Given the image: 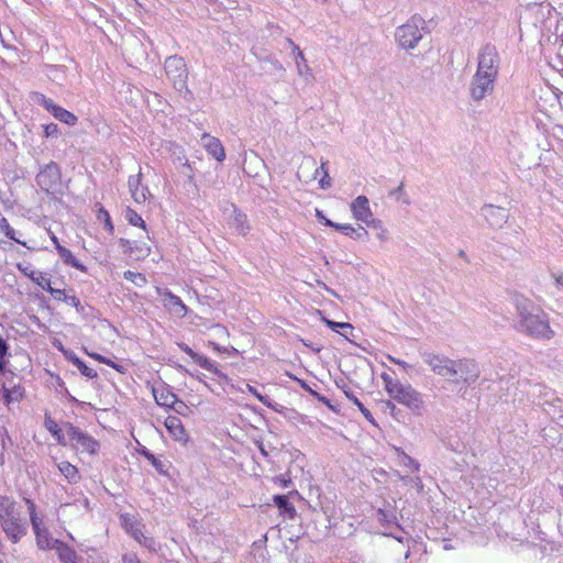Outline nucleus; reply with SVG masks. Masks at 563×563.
<instances>
[{
	"mask_svg": "<svg viewBox=\"0 0 563 563\" xmlns=\"http://www.w3.org/2000/svg\"><path fill=\"white\" fill-rule=\"evenodd\" d=\"M169 435L178 442L186 444L188 442V434L181 423V420L176 416H168L164 422Z\"/></svg>",
	"mask_w": 563,
	"mask_h": 563,
	"instance_id": "2eb2a0df",
	"label": "nucleus"
},
{
	"mask_svg": "<svg viewBox=\"0 0 563 563\" xmlns=\"http://www.w3.org/2000/svg\"><path fill=\"white\" fill-rule=\"evenodd\" d=\"M353 217L365 224L369 223L374 217L369 207V201L365 196H357L351 203Z\"/></svg>",
	"mask_w": 563,
	"mask_h": 563,
	"instance_id": "4468645a",
	"label": "nucleus"
},
{
	"mask_svg": "<svg viewBox=\"0 0 563 563\" xmlns=\"http://www.w3.org/2000/svg\"><path fill=\"white\" fill-rule=\"evenodd\" d=\"M121 526L123 529L140 544L148 550H156V542L153 538L145 537L143 533V523L130 514H122L120 516Z\"/></svg>",
	"mask_w": 563,
	"mask_h": 563,
	"instance_id": "9d476101",
	"label": "nucleus"
},
{
	"mask_svg": "<svg viewBox=\"0 0 563 563\" xmlns=\"http://www.w3.org/2000/svg\"><path fill=\"white\" fill-rule=\"evenodd\" d=\"M40 188L49 195H57L62 191L60 172L55 163L47 164L36 176Z\"/></svg>",
	"mask_w": 563,
	"mask_h": 563,
	"instance_id": "1a4fd4ad",
	"label": "nucleus"
},
{
	"mask_svg": "<svg viewBox=\"0 0 563 563\" xmlns=\"http://www.w3.org/2000/svg\"><path fill=\"white\" fill-rule=\"evenodd\" d=\"M496 78L485 76L475 71L470 82V96L474 101H481L492 95L495 88Z\"/></svg>",
	"mask_w": 563,
	"mask_h": 563,
	"instance_id": "9b49d317",
	"label": "nucleus"
},
{
	"mask_svg": "<svg viewBox=\"0 0 563 563\" xmlns=\"http://www.w3.org/2000/svg\"><path fill=\"white\" fill-rule=\"evenodd\" d=\"M9 345L4 339L0 338V374L3 373L9 357Z\"/></svg>",
	"mask_w": 563,
	"mask_h": 563,
	"instance_id": "4c0bfd02",
	"label": "nucleus"
},
{
	"mask_svg": "<svg viewBox=\"0 0 563 563\" xmlns=\"http://www.w3.org/2000/svg\"><path fill=\"white\" fill-rule=\"evenodd\" d=\"M125 219L129 221L130 224H132L134 227H140L143 229L146 228L145 221L142 219V217L131 208L126 209Z\"/></svg>",
	"mask_w": 563,
	"mask_h": 563,
	"instance_id": "e433bc0d",
	"label": "nucleus"
},
{
	"mask_svg": "<svg viewBox=\"0 0 563 563\" xmlns=\"http://www.w3.org/2000/svg\"><path fill=\"white\" fill-rule=\"evenodd\" d=\"M141 454L146 457L147 461L151 462L153 467L159 473V474H167L168 472V463L166 461H163L158 457H156L153 453H151L147 449H143Z\"/></svg>",
	"mask_w": 563,
	"mask_h": 563,
	"instance_id": "c85d7f7f",
	"label": "nucleus"
},
{
	"mask_svg": "<svg viewBox=\"0 0 563 563\" xmlns=\"http://www.w3.org/2000/svg\"><path fill=\"white\" fill-rule=\"evenodd\" d=\"M65 431L69 439L70 445L77 451L86 452L91 455L98 452L99 442L88 433L84 432L71 423L65 424Z\"/></svg>",
	"mask_w": 563,
	"mask_h": 563,
	"instance_id": "6e6552de",
	"label": "nucleus"
},
{
	"mask_svg": "<svg viewBox=\"0 0 563 563\" xmlns=\"http://www.w3.org/2000/svg\"><path fill=\"white\" fill-rule=\"evenodd\" d=\"M30 278L37 285L40 286L42 289L48 291L49 294H52V291L54 290V288L51 286V279L47 278L46 276H44L42 273H35V272H31L30 274Z\"/></svg>",
	"mask_w": 563,
	"mask_h": 563,
	"instance_id": "72a5a7b5",
	"label": "nucleus"
},
{
	"mask_svg": "<svg viewBox=\"0 0 563 563\" xmlns=\"http://www.w3.org/2000/svg\"><path fill=\"white\" fill-rule=\"evenodd\" d=\"M481 216L485 218L492 229L498 230L508 222L509 211L499 206L484 205L481 208Z\"/></svg>",
	"mask_w": 563,
	"mask_h": 563,
	"instance_id": "f8f14e48",
	"label": "nucleus"
},
{
	"mask_svg": "<svg viewBox=\"0 0 563 563\" xmlns=\"http://www.w3.org/2000/svg\"><path fill=\"white\" fill-rule=\"evenodd\" d=\"M258 449H260L261 453H262L264 456H267V455H268L267 451L265 450V448H264V445H263L262 443L258 445Z\"/></svg>",
	"mask_w": 563,
	"mask_h": 563,
	"instance_id": "69168bd1",
	"label": "nucleus"
},
{
	"mask_svg": "<svg viewBox=\"0 0 563 563\" xmlns=\"http://www.w3.org/2000/svg\"><path fill=\"white\" fill-rule=\"evenodd\" d=\"M124 278L140 288L144 287L147 283L145 275L132 271L124 272Z\"/></svg>",
	"mask_w": 563,
	"mask_h": 563,
	"instance_id": "c9c22d12",
	"label": "nucleus"
},
{
	"mask_svg": "<svg viewBox=\"0 0 563 563\" xmlns=\"http://www.w3.org/2000/svg\"><path fill=\"white\" fill-rule=\"evenodd\" d=\"M368 228L376 231V238L379 241H386L388 239V230L384 227V223L379 219H373L369 223L366 224Z\"/></svg>",
	"mask_w": 563,
	"mask_h": 563,
	"instance_id": "2f4dec72",
	"label": "nucleus"
},
{
	"mask_svg": "<svg viewBox=\"0 0 563 563\" xmlns=\"http://www.w3.org/2000/svg\"><path fill=\"white\" fill-rule=\"evenodd\" d=\"M154 399L158 406L173 407L177 402V396L166 386H154L152 388Z\"/></svg>",
	"mask_w": 563,
	"mask_h": 563,
	"instance_id": "aec40b11",
	"label": "nucleus"
},
{
	"mask_svg": "<svg viewBox=\"0 0 563 563\" xmlns=\"http://www.w3.org/2000/svg\"><path fill=\"white\" fill-rule=\"evenodd\" d=\"M286 43L292 48V54L297 65L298 75L300 77H303L306 80H309L312 77V73L307 64L303 53L290 38H286Z\"/></svg>",
	"mask_w": 563,
	"mask_h": 563,
	"instance_id": "6ab92c4d",
	"label": "nucleus"
},
{
	"mask_svg": "<svg viewBox=\"0 0 563 563\" xmlns=\"http://www.w3.org/2000/svg\"><path fill=\"white\" fill-rule=\"evenodd\" d=\"M389 195L391 197H395V199L397 201H400L401 203L406 205V206H409L411 205V200H410V197L408 196V194L406 192L405 190V185H404V181H401L399 184V186L395 189H393Z\"/></svg>",
	"mask_w": 563,
	"mask_h": 563,
	"instance_id": "f704fd0d",
	"label": "nucleus"
},
{
	"mask_svg": "<svg viewBox=\"0 0 563 563\" xmlns=\"http://www.w3.org/2000/svg\"><path fill=\"white\" fill-rule=\"evenodd\" d=\"M551 277L558 290H563V273H552Z\"/></svg>",
	"mask_w": 563,
	"mask_h": 563,
	"instance_id": "09e8293b",
	"label": "nucleus"
},
{
	"mask_svg": "<svg viewBox=\"0 0 563 563\" xmlns=\"http://www.w3.org/2000/svg\"><path fill=\"white\" fill-rule=\"evenodd\" d=\"M499 70V56L496 47L490 44L484 45L477 55L476 73L497 79Z\"/></svg>",
	"mask_w": 563,
	"mask_h": 563,
	"instance_id": "0eeeda50",
	"label": "nucleus"
},
{
	"mask_svg": "<svg viewBox=\"0 0 563 563\" xmlns=\"http://www.w3.org/2000/svg\"><path fill=\"white\" fill-rule=\"evenodd\" d=\"M57 132V125L56 124H48L45 126V134L46 136H52Z\"/></svg>",
	"mask_w": 563,
	"mask_h": 563,
	"instance_id": "5fc2aeb1",
	"label": "nucleus"
},
{
	"mask_svg": "<svg viewBox=\"0 0 563 563\" xmlns=\"http://www.w3.org/2000/svg\"><path fill=\"white\" fill-rule=\"evenodd\" d=\"M30 521L33 530H38V528H44V519L36 510L32 511L30 515Z\"/></svg>",
	"mask_w": 563,
	"mask_h": 563,
	"instance_id": "a19ab883",
	"label": "nucleus"
},
{
	"mask_svg": "<svg viewBox=\"0 0 563 563\" xmlns=\"http://www.w3.org/2000/svg\"><path fill=\"white\" fill-rule=\"evenodd\" d=\"M515 306V328L518 332L537 340H551L554 338L555 332L550 327L548 316L530 300L518 297L516 298Z\"/></svg>",
	"mask_w": 563,
	"mask_h": 563,
	"instance_id": "f03ea898",
	"label": "nucleus"
},
{
	"mask_svg": "<svg viewBox=\"0 0 563 563\" xmlns=\"http://www.w3.org/2000/svg\"><path fill=\"white\" fill-rule=\"evenodd\" d=\"M387 357H388V360H389L390 362H393L394 364H397V365L402 366L406 371H407V369H409V368L411 367V366H410L408 363H406L405 361H401V360L396 358V357L390 356V355H388Z\"/></svg>",
	"mask_w": 563,
	"mask_h": 563,
	"instance_id": "864d4df0",
	"label": "nucleus"
},
{
	"mask_svg": "<svg viewBox=\"0 0 563 563\" xmlns=\"http://www.w3.org/2000/svg\"><path fill=\"white\" fill-rule=\"evenodd\" d=\"M98 218L101 220V219H104V225L106 228L109 230V231H113V224L111 222V219H110V216L108 213V211H106L104 209H100L99 211V216Z\"/></svg>",
	"mask_w": 563,
	"mask_h": 563,
	"instance_id": "de8ad7c7",
	"label": "nucleus"
},
{
	"mask_svg": "<svg viewBox=\"0 0 563 563\" xmlns=\"http://www.w3.org/2000/svg\"><path fill=\"white\" fill-rule=\"evenodd\" d=\"M0 528L7 539L19 543L29 531L21 505L11 496L0 495Z\"/></svg>",
	"mask_w": 563,
	"mask_h": 563,
	"instance_id": "7ed1b4c3",
	"label": "nucleus"
},
{
	"mask_svg": "<svg viewBox=\"0 0 563 563\" xmlns=\"http://www.w3.org/2000/svg\"><path fill=\"white\" fill-rule=\"evenodd\" d=\"M134 249V254H136V258L140 260V258H144L146 256H148L150 252H151V249L147 244L145 243H142V244H135L133 246Z\"/></svg>",
	"mask_w": 563,
	"mask_h": 563,
	"instance_id": "37998d69",
	"label": "nucleus"
},
{
	"mask_svg": "<svg viewBox=\"0 0 563 563\" xmlns=\"http://www.w3.org/2000/svg\"><path fill=\"white\" fill-rule=\"evenodd\" d=\"M91 356L95 357L96 360L102 362V363H106L108 365L114 366L110 361H107L103 356H101L99 354H91Z\"/></svg>",
	"mask_w": 563,
	"mask_h": 563,
	"instance_id": "680f3d73",
	"label": "nucleus"
},
{
	"mask_svg": "<svg viewBox=\"0 0 563 563\" xmlns=\"http://www.w3.org/2000/svg\"><path fill=\"white\" fill-rule=\"evenodd\" d=\"M421 356L435 375L454 384L471 385L477 380L481 374L477 363L472 358L452 360L444 354L434 352H423Z\"/></svg>",
	"mask_w": 563,
	"mask_h": 563,
	"instance_id": "f257e3e1",
	"label": "nucleus"
},
{
	"mask_svg": "<svg viewBox=\"0 0 563 563\" xmlns=\"http://www.w3.org/2000/svg\"><path fill=\"white\" fill-rule=\"evenodd\" d=\"M53 115L60 122L68 125H75L77 123V117L62 107L55 109V113Z\"/></svg>",
	"mask_w": 563,
	"mask_h": 563,
	"instance_id": "7c9ffc66",
	"label": "nucleus"
},
{
	"mask_svg": "<svg viewBox=\"0 0 563 563\" xmlns=\"http://www.w3.org/2000/svg\"><path fill=\"white\" fill-rule=\"evenodd\" d=\"M57 252L65 264L70 265L81 272L87 271V267L81 264L68 249L62 245H57Z\"/></svg>",
	"mask_w": 563,
	"mask_h": 563,
	"instance_id": "393cba45",
	"label": "nucleus"
},
{
	"mask_svg": "<svg viewBox=\"0 0 563 563\" xmlns=\"http://www.w3.org/2000/svg\"><path fill=\"white\" fill-rule=\"evenodd\" d=\"M36 100L52 114H54L55 109H57L59 107V106L55 104L52 99L46 98L44 95H37Z\"/></svg>",
	"mask_w": 563,
	"mask_h": 563,
	"instance_id": "58836bf2",
	"label": "nucleus"
},
{
	"mask_svg": "<svg viewBox=\"0 0 563 563\" xmlns=\"http://www.w3.org/2000/svg\"><path fill=\"white\" fill-rule=\"evenodd\" d=\"M33 531L36 538V544L40 549H54L59 542V540L49 537V532L46 527L38 528V530Z\"/></svg>",
	"mask_w": 563,
	"mask_h": 563,
	"instance_id": "4be33fe9",
	"label": "nucleus"
},
{
	"mask_svg": "<svg viewBox=\"0 0 563 563\" xmlns=\"http://www.w3.org/2000/svg\"><path fill=\"white\" fill-rule=\"evenodd\" d=\"M0 230L10 240L15 241L16 243H19L23 246H26L25 242L20 241L19 239L15 238L14 229L9 224L8 220L2 214H0Z\"/></svg>",
	"mask_w": 563,
	"mask_h": 563,
	"instance_id": "473e14b6",
	"label": "nucleus"
},
{
	"mask_svg": "<svg viewBox=\"0 0 563 563\" xmlns=\"http://www.w3.org/2000/svg\"><path fill=\"white\" fill-rule=\"evenodd\" d=\"M57 467H58L59 472L68 481V483L76 484L80 481V475H79L78 468L75 465L70 464L69 462H67V461L60 462V463H58Z\"/></svg>",
	"mask_w": 563,
	"mask_h": 563,
	"instance_id": "b1692460",
	"label": "nucleus"
},
{
	"mask_svg": "<svg viewBox=\"0 0 563 563\" xmlns=\"http://www.w3.org/2000/svg\"><path fill=\"white\" fill-rule=\"evenodd\" d=\"M323 321L325 322V324L331 328L332 330L336 331L339 328L341 329H349V330H353V327L352 324L350 323H345V322H335V321H331V320H328V319H323Z\"/></svg>",
	"mask_w": 563,
	"mask_h": 563,
	"instance_id": "a18cd8bd",
	"label": "nucleus"
},
{
	"mask_svg": "<svg viewBox=\"0 0 563 563\" xmlns=\"http://www.w3.org/2000/svg\"><path fill=\"white\" fill-rule=\"evenodd\" d=\"M520 386H522L523 388H526L527 386H530L532 387V390H529L528 394L531 396V397H536L538 396L537 394V388L541 387L540 385L536 384V385H531L529 380H523L520 383Z\"/></svg>",
	"mask_w": 563,
	"mask_h": 563,
	"instance_id": "603ef678",
	"label": "nucleus"
},
{
	"mask_svg": "<svg viewBox=\"0 0 563 563\" xmlns=\"http://www.w3.org/2000/svg\"><path fill=\"white\" fill-rule=\"evenodd\" d=\"M18 268L25 275V276H29L30 277V274H31V269L29 266H25L23 267L22 264H18Z\"/></svg>",
	"mask_w": 563,
	"mask_h": 563,
	"instance_id": "bf43d9fd",
	"label": "nucleus"
},
{
	"mask_svg": "<svg viewBox=\"0 0 563 563\" xmlns=\"http://www.w3.org/2000/svg\"><path fill=\"white\" fill-rule=\"evenodd\" d=\"M324 225L334 228L335 230H338V227H341L340 223H334L331 220H325Z\"/></svg>",
	"mask_w": 563,
	"mask_h": 563,
	"instance_id": "0e129e2a",
	"label": "nucleus"
},
{
	"mask_svg": "<svg viewBox=\"0 0 563 563\" xmlns=\"http://www.w3.org/2000/svg\"><path fill=\"white\" fill-rule=\"evenodd\" d=\"M338 231H341L347 236H352L356 232V230L351 224H341V227H338Z\"/></svg>",
	"mask_w": 563,
	"mask_h": 563,
	"instance_id": "3c124183",
	"label": "nucleus"
},
{
	"mask_svg": "<svg viewBox=\"0 0 563 563\" xmlns=\"http://www.w3.org/2000/svg\"><path fill=\"white\" fill-rule=\"evenodd\" d=\"M246 389H247L249 393L254 395L263 405H265L266 407L273 409L274 411L282 412V410L284 409L283 406L278 405L277 402L272 401L268 397L263 396L262 394H260L257 391V389L254 388L252 385L247 384L246 385Z\"/></svg>",
	"mask_w": 563,
	"mask_h": 563,
	"instance_id": "c756f323",
	"label": "nucleus"
},
{
	"mask_svg": "<svg viewBox=\"0 0 563 563\" xmlns=\"http://www.w3.org/2000/svg\"><path fill=\"white\" fill-rule=\"evenodd\" d=\"M382 378L388 395L398 404L407 407L412 412L421 415L424 409L422 395L411 385L401 384L399 380L393 379L389 375L383 374Z\"/></svg>",
	"mask_w": 563,
	"mask_h": 563,
	"instance_id": "20e7f679",
	"label": "nucleus"
},
{
	"mask_svg": "<svg viewBox=\"0 0 563 563\" xmlns=\"http://www.w3.org/2000/svg\"><path fill=\"white\" fill-rule=\"evenodd\" d=\"M327 164H328L327 162H322L320 168H318L316 161L312 157H308L302 162L297 175L300 178L301 173L305 169H307L309 172H312V178L316 179L319 176V174L321 173L322 176L319 180L320 187L322 189H328L331 187V178L329 176Z\"/></svg>",
	"mask_w": 563,
	"mask_h": 563,
	"instance_id": "ddd939ff",
	"label": "nucleus"
},
{
	"mask_svg": "<svg viewBox=\"0 0 563 563\" xmlns=\"http://www.w3.org/2000/svg\"><path fill=\"white\" fill-rule=\"evenodd\" d=\"M201 142L208 154L214 159L222 162L225 158V151L219 139L205 133L201 137Z\"/></svg>",
	"mask_w": 563,
	"mask_h": 563,
	"instance_id": "a211bd4d",
	"label": "nucleus"
},
{
	"mask_svg": "<svg viewBox=\"0 0 563 563\" xmlns=\"http://www.w3.org/2000/svg\"><path fill=\"white\" fill-rule=\"evenodd\" d=\"M120 245H121V247L123 249V251L125 253H129L131 255L134 254L133 245H132V243L129 240L120 239Z\"/></svg>",
	"mask_w": 563,
	"mask_h": 563,
	"instance_id": "8fccbe9b",
	"label": "nucleus"
},
{
	"mask_svg": "<svg viewBox=\"0 0 563 563\" xmlns=\"http://www.w3.org/2000/svg\"><path fill=\"white\" fill-rule=\"evenodd\" d=\"M316 217L318 218L319 221H321L323 224L325 222V220H329L328 218H325V216L323 214L322 211L316 209Z\"/></svg>",
	"mask_w": 563,
	"mask_h": 563,
	"instance_id": "052dcab7",
	"label": "nucleus"
},
{
	"mask_svg": "<svg viewBox=\"0 0 563 563\" xmlns=\"http://www.w3.org/2000/svg\"><path fill=\"white\" fill-rule=\"evenodd\" d=\"M354 405L361 410L366 420H368L369 422H374V418L371 411L367 408H365L364 405L358 399H354Z\"/></svg>",
	"mask_w": 563,
	"mask_h": 563,
	"instance_id": "49530a36",
	"label": "nucleus"
},
{
	"mask_svg": "<svg viewBox=\"0 0 563 563\" xmlns=\"http://www.w3.org/2000/svg\"><path fill=\"white\" fill-rule=\"evenodd\" d=\"M229 224L242 235L246 234L250 230L246 216L241 212H238L235 209L233 210V216Z\"/></svg>",
	"mask_w": 563,
	"mask_h": 563,
	"instance_id": "bb28decb",
	"label": "nucleus"
},
{
	"mask_svg": "<svg viewBox=\"0 0 563 563\" xmlns=\"http://www.w3.org/2000/svg\"><path fill=\"white\" fill-rule=\"evenodd\" d=\"M24 501L27 506V510H29V515H31L32 511H35L36 510V506L34 504V501L30 498H24Z\"/></svg>",
	"mask_w": 563,
	"mask_h": 563,
	"instance_id": "4d7b16f0",
	"label": "nucleus"
},
{
	"mask_svg": "<svg viewBox=\"0 0 563 563\" xmlns=\"http://www.w3.org/2000/svg\"><path fill=\"white\" fill-rule=\"evenodd\" d=\"M44 427L55 438V440L59 444H62V445H66L67 444V442L65 441V435L63 434L62 429L59 428L57 422L47 413L45 415Z\"/></svg>",
	"mask_w": 563,
	"mask_h": 563,
	"instance_id": "5701e85b",
	"label": "nucleus"
},
{
	"mask_svg": "<svg viewBox=\"0 0 563 563\" xmlns=\"http://www.w3.org/2000/svg\"><path fill=\"white\" fill-rule=\"evenodd\" d=\"M386 406L393 411L396 409V406L391 401H387Z\"/></svg>",
	"mask_w": 563,
	"mask_h": 563,
	"instance_id": "338daca9",
	"label": "nucleus"
},
{
	"mask_svg": "<svg viewBox=\"0 0 563 563\" xmlns=\"http://www.w3.org/2000/svg\"><path fill=\"white\" fill-rule=\"evenodd\" d=\"M274 501L275 505L280 509L295 511V508L290 506L288 498L285 495H276L274 497Z\"/></svg>",
	"mask_w": 563,
	"mask_h": 563,
	"instance_id": "ea45409f",
	"label": "nucleus"
},
{
	"mask_svg": "<svg viewBox=\"0 0 563 563\" xmlns=\"http://www.w3.org/2000/svg\"><path fill=\"white\" fill-rule=\"evenodd\" d=\"M162 296L163 305L170 313L177 317L186 316L187 307L178 296L168 290L164 291Z\"/></svg>",
	"mask_w": 563,
	"mask_h": 563,
	"instance_id": "f3484780",
	"label": "nucleus"
},
{
	"mask_svg": "<svg viewBox=\"0 0 563 563\" xmlns=\"http://www.w3.org/2000/svg\"><path fill=\"white\" fill-rule=\"evenodd\" d=\"M400 463L406 467H410L413 472H419L420 470L419 463L404 452L401 453Z\"/></svg>",
	"mask_w": 563,
	"mask_h": 563,
	"instance_id": "79ce46f5",
	"label": "nucleus"
},
{
	"mask_svg": "<svg viewBox=\"0 0 563 563\" xmlns=\"http://www.w3.org/2000/svg\"><path fill=\"white\" fill-rule=\"evenodd\" d=\"M214 329L218 331L219 334H223V335H228L229 334L227 329L224 327L219 325V324H217L214 327Z\"/></svg>",
	"mask_w": 563,
	"mask_h": 563,
	"instance_id": "e2e57ef3",
	"label": "nucleus"
},
{
	"mask_svg": "<svg viewBox=\"0 0 563 563\" xmlns=\"http://www.w3.org/2000/svg\"><path fill=\"white\" fill-rule=\"evenodd\" d=\"M78 362V366L77 368L79 369V372L88 377V378H95L97 377V372L90 367H88L82 361H77Z\"/></svg>",
	"mask_w": 563,
	"mask_h": 563,
	"instance_id": "c03bdc74",
	"label": "nucleus"
},
{
	"mask_svg": "<svg viewBox=\"0 0 563 563\" xmlns=\"http://www.w3.org/2000/svg\"><path fill=\"white\" fill-rule=\"evenodd\" d=\"M422 18L413 15L406 24L400 25L396 30V41L404 49H412L417 46L423 36Z\"/></svg>",
	"mask_w": 563,
	"mask_h": 563,
	"instance_id": "39448f33",
	"label": "nucleus"
},
{
	"mask_svg": "<svg viewBox=\"0 0 563 563\" xmlns=\"http://www.w3.org/2000/svg\"><path fill=\"white\" fill-rule=\"evenodd\" d=\"M8 398H9L10 400L18 399L16 393H15V391H13L12 394H9V395H8Z\"/></svg>",
	"mask_w": 563,
	"mask_h": 563,
	"instance_id": "774afa93",
	"label": "nucleus"
},
{
	"mask_svg": "<svg viewBox=\"0 0 563 563\" xmlns=\"http://www.w3.org/2000/svg\"><path fill=\"white\" fill-rule=\"evenodd\" d=\"M343 393H344V395L346 396V398H347L349 400H351L353 404H354V399H358V398L353 394V391H351L350 389H345V388H343Z\"/></svg>",
	"mask_w": 563,
	"mask_h": 563,
	"instance_id": "13d9d810",
	"label": "nucleus"
},
{
	"mask_svg": "<svg viewBox=\"0 0 563 563\" xmlns=\"http://www.w3.org/2000/svg\"><path fill=\"white\" fill-rule=\"evenodd\" d=\"M66 357L74 364L76 367L78 366L77 361H81L76 354L73 352H65Z\"/></svg>",
	"mask_w": 563,
	"mask_h": 563,
	"instance_id": "6e6d98bb",
	"label": "nucleus"
},
{
	"mask_svg": "<svg viewBox=\"0 0 563 563\" xmlns=\"http://www.w3.org/2000/svg\"><path fill=\"white\" fill-rule=\"evenodd\" d=\"M54 549L57 551L58 558L63 563H77L76 552L62 541Z\"/></svg>",
	"mask_w": 563,
	"mask_h": 563,
	"instance_id": "cd10ccee",
	"label": "nucleus"
},
{
	"mask_svg": "<svg viewBox=\"0 0 563 563\" xmlns=\"http://www.w3.org/2000/svg\"><path fill=\"white\" fill-rule=\"evenodd\" d=\"M164 69L174 89L189 92L187 87L188 68L183 57L173 55L165 59Z\"/></svg>",
	"mask_w": 563,
	"mask_h": 563,
	"instance_id": "423d86ee",
	"label": "nucleus"
},
{
	"mask_svg": "<svg viewBox=\"0 0 563 563\" xmlns=\"http://www.w3.org/2000/svg\"><path fill=\"white\" fill-rule=\"evenodd\" d=\"M178 346L181 349V351L188 354L201 368L217 373V368L206 356L199 355L185 343H179Z\"/></svg>",
	"mask_w": 563,
	"mask_h": 563,
	"instance_id": "412c9836",
	"label": "nucleus"
},
{
	"mask_svg": "<svg viewBox=\"0 0 563 563\" xmlns=\"http://www.w3.org/2000/svg\"><path fill=\"white\" fill-rule=\"evenodd\" d=\"M129 190L136 203H142L146 200L148 189L142 185V173L141 170L136 175H132L128 180Z\"/></svg>",
	"mask_w": 563,
	"mask_h": 563,
	"instance_id": "dca6fc26",
	"label": "nucleus"
},
{
	"mask_svg": "<svg viewBox=\"0 0 563 563\" xmlns=\"http://www.w3.org/2000/svg\"><path fill=\"white\" fill-rule=\"evenodd\" d=\"M56 300H60V301H64L68 305H71L73 307L76 308V310L78 312H81L82 311V307L80 305V300L74 296V295H68L64 289H56L54 288V290L52 291L51 294Z\"/></svg>",
	"mask_w": 563,
	"mask_h": 563,
	"instance_id": "a878e982",
	"label": "nucleus"
}]
</instances>
